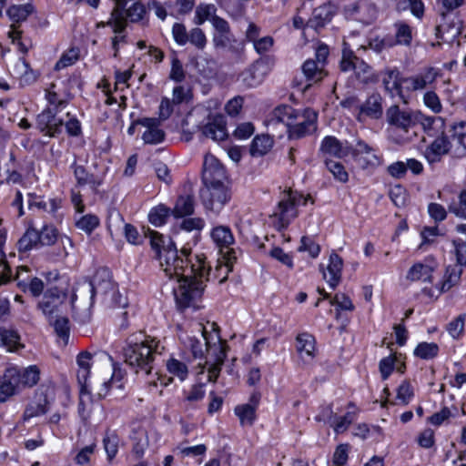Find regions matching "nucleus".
Listing matches in <instances>:
<instances>
[{
  "label": "nucleus",
  "instance_id": "f257e3e1",
  "mask_svg": "<svg viewBox=\"0 0 466 466\" xmlns=\"http://www.w3.org/2000/svg\"><path fill=\"white\" fill-rule=\"evenodd\" d=\"M150 246L161 269L169 279H176L173 293L177 306L198 309V301L202 297L205 282L211 269L204 254L192 255L186 248L178 250L175 243L157 231L149 233Z\"/></svg>",
  "mask_w": 466,
  "mask_h": 466
},
{
  "label": "nucleus",
  "instance_id": "f03ea898",
  "mask_svg": "<svg viewBox=\"0 0 466 466\" xmlns=\"http://www.w3.org/2000/svg\"><path fill=\"white\" fill-rule=\"evenodd\" d=\"M387 132L390 140L402 144L409 139L410 131L415 127L416 111L401 109L397 105L386 110Z\"/></svg>",
  "mask_w": 466,
  "mask_h": 466
},
{
  "label": "nucleus",
  "instance_id": "7ed1b4c3",
  "mask_svg": "<svg viewBox=\"0 0 466 466\" xmlns=\"http://www.w3.org/2000/svg\"><path fill=\"white\" fill-rule=\"evenodd\" d=\"M115 6L111 16L106 23H101L98 26H111L115 34L122 33L127 26V21L138 22L145 14V7L135 0H113Z\"/></svg>",
  "mask_w": 466,
  "mask_h": 466
},
{
  "label": "nucleus",
  "instance_id": "20e7f679",
  "mask_svg": "<svg viewBox=\"0 0 466 466\" xmlns=\"http://www.w3.org/2000/svg\"><path fill=\"white\" fill-rule=\"evenodd\" d=\"M67 289L55 286L47 289L38 301L37 308L49 322L63 315L67 309Z\"/></svg>",
  "mask_w": 466,
  "mask_h": 466
},
{
  "label": "nucleus",
  "instance_id": "39448f33",
  "mask_svg": "<svg viewBox=\"0 0 466 466\" xmlns=\"http://www.w3.org/2000/svg\"><path fill=\"white\" fill-rule=\"evenodd\" d=\"M210 23L215 29L212 43L216 49L228 50L235 55L243 52V43L238 42L226 19L214 15L210 18Z\"/></svg>",
  "mask_w": 466,
  "mask_h": 466
},
{
  "label": "nucleus",
  "instance_id": "423d86ee",
  "mask_svg": "<svg viewBox=\"0 0 466 466\" xmlns=\"http://www.w3.org/2000/svg\"><path fill=\"white\" fill-rule=\"evenodd\" d=\"M200 198L207 211L218 214L229 200L230 195L225 184L205 185L200 189Z\"/></svg>",
  "mask_w": 466,
  "mask_h": 466
},
{
  "label": "nucleus",
  "instance_id": "0eeeda50",
  "mask_svg": "<svg viewBox=\"0 0 466 466\" xmlns=\"http://www.w3.org/2000/svg\"><path fill=\"white\" fill-rule=\"evenodd\" d=\"M54 398L55 389L53 386L40 385L35 390V400L28 403L25 409L24 420L46 414L49 410V405Z\"/></svg>",
  "mask_w": 466,
  "mask_h": 466
},
{
  "label": "nucleus",
  "instance_id": "6e6552de",
  "mask_svg": "<svg viewBox=\"0 0 466 466\" xmlns=\"http://www.w3.org/2000/svg\"><path fill=\"white\" fill-rule=\"evenodd\" d=\"M317 113L310 108L299 112L296 116V120H293L292 124L286 130L289 137L299 139L313 133L317 129Z\"/></svg>",
  "mask_w": 466,
  "mask_h": 466
},
{
  "label": "nucleus",
  "instance_id": "1a4fd4ad",
  "mask_svg": "<svg viewBox=\"0 0 466 466\" xmlns=\"http://www.w3.org/2000/svg\"><path fill=\"white\" fill-rule=\"evenodd\" d=\"M350 155L362 168H376L382 164L379 150L361 139L357 140L354 147L351 146Z\"/></svg>",
  "mask_w": 466,
  "mask_h": 466
},
{
  "label": "nucleus",
  "instance_id": "9d476101",
  "mask_svg": "<svg viewBox=\"0 0 466 466\" xmlns=\"http://www.w3.org/2000/svg\"><path fill=\"white\" fill-rule=\"evenodd\" d=\"M439 76L440 70L438 68L432 66L425 67L420 72L403 78L404 92L422 91L431 86Z\"/></svg>",
  "mask_w": 466,
  "mask_h": 466
},
{
  "label": "nucleus",
  "instance_id": "9b49d317",
  "mask_svg": "<svg viewBox=\"0 0 466 466\" xmlns=\"http://www.w3.org/2000/svg\"><path fill=\"white\" fill-rule=\"evenodd\" d=\"M351 145L348 141H340L334 136L325 137L319 147V155L326 163L330 157L344 158L350 155Z\"/></svg>",
  "mask_w": 466,
  "mask_h": 466
},
{
  "label": "nucleus",
  "instance_id": "f8f14e48",
  "mask_svg": "<svg viewBox=\"0 0 466 466\" xmlns=\"http://www.w3.org/2000/svg\"><path fill=\"white\" fill-rule=\"evenodd\" d=\"M227 178L223 165L212 155H207L204 158L202 181L204 185L225 184Z\"/></svg>",
  "mask_w": 466,
  "mask_h": 466
},
{
  "label": "nucleus",
  "instance_id": "ddd939ff",
  "mask_svg": "<svg viewBox=\"0 0 466 466\" xmlns=\"http://www.w3.org/2000/svg\"><path fill=\"white\" fill-rule=\"evenodd\" d=\"M56 112L50 108L42 111L36 116L37 129L45 136L56 137L62 132L64 120L56 117Z\"/></svg>",
  "mask_w": 466,
  "mask_h": 466
},
{
  "label": "nucleus",
  "instance_id": "4468645a",
  "mask_svg": "<svg viewBox=\"0 0 466 466\" xmlns=\"http://www.w3.org/2000/svg\"><path fill=\"white\" fill-rule=\"evenodd\" d=\"M299 112L289 105H280L272 111L266 123L272 129H275L278 126H282L287 130L292 121L296 120Z\"/></svg>",
  "mask_w": 466,
  "mask_h": 466
},
{
  "label": "nucleus",
  "instance_id": "2eb2a0df",
  "mask_svg": "<svg viewBox=\"0 0 466 466\" xmlns=\"http://www.w3.org/2000/svg\"><path fill=\"white\" fill-rule=\"evenodd\" d=\"M22 390L19 370L15 368L7 369L0 384V401L5 402L8 398L19 393Z\"/></svg>",
  "mask_w": 466,
  "mask_h": 466
},
{
  "label": "nucleus",
  "instance_id": "dca6fc26",
  "mask_svg": "<svg viewBox=\"0 0 466 466\" xmlns=\"http://www.w3.org/2000/svg\"><path fill=\"white\" fill-rule=\"evenodd\" d=\"M88 291L90 293V299L93 300L94 296L97 293L102 294L105 299H110L111 304L114 306L122 307L126 302L123 301L121 295L115 283L110 280L103 281L95 285L93 282L88 283Z\"/></svg>",
  "mask_w": 466,
  "mask_h": 466
},
{
  "label": "nucleus",
  "instance_id": "f3484780",
  "mask_svg": "<svg viewBox=\"0 0 466 466\" xmlns=\"http://www.w3.org/2000/svg\"><path fill=\"white\" fill-rule=\"evenodd\" d=\"M155 351H125V362L136 372L144 370L147 374L151 372Z\"/></svg>",
  "mask_w": 466,
  "mask_h": 466
},
{
  "label": "nucleus",
  "instance_id": "a211bd4d",
  "mask_svg": "<svg viewBox=\"0 0 466 466\" xmlns=\"http://www.w3.org/2000/svg\"><path fill=\"white\" fill-rule=\"evenodd\" d=\"M297 216L296 200H291L285 195L284 198L279 202L277 210L274 212V217L278 219V228H286Z\"/></svg>",
  "mask_w": 466,
  "mask_h": 466
},
{
  "label": "nucleus",
  "instance_id": "6ab92c4d",
  "mask_svg": "<svg viewBox=\"0 0 466 466\" xmlns=\"http://www.w3.org/2000/svg\"><path fill=\"white\" fill-rule=\"evenodd\" d=\"M382 84L385 90L391 96L404 97V83L398 68H386L382 71Z\"/></svg>",
  "mask_w": 466,
  "mask_h": 466
},
{
  "label": "nucleus",
  "instance_id": "aec40b11",
  "mask_svg": "<svg viewBox=\"0 0 466 466\" xmlns=\"http://www.w3.org/2000/svg\"><path fill=\"white\" fill-rule=\"evenodd\" d=\"M137 124L147 128L142 138L146 144H159L165 138V132L160 128L161 122L156 117H144L138 119Z\"/></svg>",
  "mask_w": 466,
  "mask_h": 466
},
{
  "label": "nucleus",
  "instance_id": "412c9836",
  "mask_svg": "<svg viewBox=\"0 0 466 466\" xmlns=\"http://www.w3.org/2000/svg\"><path fill=\"white\" fill-rule=\"evenodd\" d=\"M94 355L90 351H80L76 356V364L78 367L76 379L81 392H87L88 379L91 373Z\"/></svg>",
  "mask_w": 466,
  "mask_h": 466
},
{
  "label": "nucleus",
  "instance_id": "4be33fe9",
  "mask_svg": "<svg viewBox=\"0 0 466 466\" xmlns=\"http://www.w3.org/2000/svg\"><path fill=\"white\" fill-rule=\"evenodd\" d=\"M451 150L454 152L453 143L445 136L438 137L427 147L424 156L429 163L439 162L442 156L448 154Z\"/></svg>",
  "mask_w": 466,
  "mask_h": 466
},
{
  "label": "nucleus",
  "instance_id": "5701e85b",
  "mask_svg": "<svg viewBox=\"0 0 466 466\" xmlns=\"http://www.w3.org/2000/svg\"><path fill=\"white\" fill-rule=\"evenodd\" d=\"M336 6L330 3L324 4L312 12L311 17L307 23L309 28L318 31L329 24L336 14Z\"/></svg>",
  "mask_w": 466,
  "mask_h": 466
},
{
  "label": "nucleus",
  "instance_id": "b1692460",
  "mask_svg": "<svg viewBox=\"0 0 466 466\" xmlns=\"http://www.w3.org/2000/svg\"><path fill=\"white\" fill-rule=\"evenodd\" d=\"M435 268V262L432 259L426 258L421 262L415 263L409 269L406 278L410 281L431 282Z\"/></svg>",
  "mask_w": 466,
  "mask_h": 466
},
{
  "label": "nucleus",
  "instance_id": "393cba45",
  "mask_svg": "<svg viewBox=\"0 0 466 466\" xmlns=\"http://www.w3.org/2000/svg\"><path fill=\"white\" fill-rule=\"evenodd\" d=\"M343 268V260L342 258L336 253L332 252L329 255V264L327 266V270L329 273V277L327 276L323 266L320 265V271L323 273V277L329 285L331 289H335L340 281L341 279V271Z\"/></svg>",
  "mask_w": 466,
  "mask_h": 466
},
{
  "label": "nucleus",
  "instance_id": "a878e982",
  "mask_svg": "<svg viewBox=\"0 0 466 466\" xmlns=\"http://www.w3.org/2000/svg\"><path fill=\"white\" fill-rule=\"evenodd\" d=\"M70 168L78 186H89L93 191H96L103 184L102 177L87 172L85 167L77 165L76 160L71 164Z\"/></svg>",
  "mask_w": 466,
  "mask_h": 466
},
{
  "label": "nucleus",
  "instance_id": "bb28decb",
  "mask_svg": "<svg viewBox=\"0 0 466 466\" xmlns=\"http://www.w3.org/2000/svg\"><path fill=\"white\" fill-rule=\"evenodd\" d=\"M451 142L453 143L454 156H466V121H458L451 126Z\"/></svg>",
  "mask_w": 466,
  "mask_h": 466
},
{
  "label": "nucleus",
  "instance_id": "cd10ccee",
  "mask_svg": "<svg viewBox=\"0 0 466 466\" xmlns=\"http://www.w3.org/2000/svg\"><path fill=\"white\" fill-rule=\"evenodd\" d=\"M24 273H26V267H18L15 278L17 286L24 291L28 289L34 297H38L44 290V282L38 278H22Z\"/></svg>",
  "mask_w": 466,
  "mask_h": 466
},
{
  "label": "nucleus",
  "instance_id": "c85d7f7f",
  "mask_svg": "<svg viewBox=\"0 0 466 466\" xmlns=\"http://www.w3.org/2000/svg\"><path fill=\"white\" fill-rule=\"evenodd\" d=\"M382 97L379 93L371 94L364 103L359 106V115H364L372 119H379L382 116Z\"/></svg>",
  "mask_w": 466,
  "mask_h": 466
},
{
  "label": "nucleus",
  "instance_id": "c756f323",
  "mask_svg": "<svg viewBox=\"0 0 466 466\" xmlns=\"http://www.w3.org/2000/svg\"><path fill=\"white\" fill-rule=\"evenodd\" d=\"M416 125H420L428 136L433 137L442 129L444 120L440 116H426L420 111H416Z\"/></svg>",
  "mask_w": 466,
  "mask_h": 466
},
{
  "label": "nucleus",
  "instance_id": "7c9ffc66",
  "mask_svg": "<svg viewBox=\"0 0 466 466\" xmlns=\"http://www.w3.org/2000/svg\"><path fill=\"white\" fill-rule=\"evenodd\" d=\"M128 350H157L159 341L142 331L131 334L126 340Z\"/></svg>",
  "mask_w": 466,
  "mask_h": 466
},
{
  "label": "nucleus",
  "instance_id": "2f4dec72",
  "mask_svg": "<svg viewBox=\"0 0 466 466\" xmlns=\"http://www.w3.org/2000/svg\"><path fill=\"white\" fill-rule=\"evenodd\" d=\"M210 237L221 252L224 248H230L235 241L231 229L227 226H217L213 228L210 232Z\"/></svg>",
  "mask_w": 466,
  "mask_h": 466
},
{
  "label": "nucleus",
  "instance_id": "473e14b6",
  "mask_svg": "<svg viewBox=\"0 0 466 466\" xmlns=\"http://www.w3.org/2000/svg\"><path fill=\"white\" fill-rule=\"evenodd\" d=\"M227 351H213L210 356H206L205 367L208 372V380L215 382L220 373L221 366L226 358Z\"/></svg>",
  "mask_w": 466,
  "mask_h": 466
},
{
  "label": "nucleus",
  "instance_id": "72a5a7b5",
  "mask_svg": "<svg viewBox=\"0 0 466 466\" xmlns=\"http://www.w3.org/2000/svg\"><path fill=\"white\" fill-rule=\"evenodd\" d=\"M203 135L214 141H222L227 137L226 126L223 116H217L212 122L203 127Z\"/></svg>",
  "mask_w": 466,
  "mask_h": 466
},
{
  "label": "nucleus",
  "instance_id": "f704fd0d",
  "mask_svg": "<svg viewBox=\"0 0 466 466\" xmlns=\"http://www.w3.org/2000/svg\"><path fill=\"white\" fill-rule=\"evenodd\" d=\"M355 19L364 25H370L377 17V9L367 1L358 2L353 8Z\"/></svg>",
  "mask_w": 466,
  "mask_h": 466
},
{
  "label": "nucleus",
  "instance_id": "c9c22d12",
  "mask_svg": "<svg viewBox=\"0 0 466 466\" xmlns=\"http://www.w3.org/2000/svg\"><path fill=\"white\" fill-rule=\"evenodd\" d=\"M302 72L306 79L312 83H317L326 76L324 67L316 63L314 59H307L302 65Z\"/></svg>",
  "mask_w": 466,
  "mask_h": 466
},
{
  "label": "nucleus",
  "instance_id": "e433bc0d",
  "mask_svg": "<svg viewBox=\"0 0 466 466\" xmlns=\"http://www.w3.org/2000/svg\"><path fill=\"white\" fill-rule=\"evenodd\" d=\"M39 231L33 228H27L25 233L21 237L17 242L19 252H26L39 245Z\"/></svg>",
  "mask_w": 466,
  "mask_h": 466
},
{
  "label": "nucleus",
  "instance_id": "4c0bfd02",
  "mask_svg": "<svg viewBox=\"0 0 466 466\" xmlns=\"http://www.w3.org/2000/svg\"><path fill=\"white\" fill-rule=\"evenodd\" d=\"M50 323L54 326V329L57 335L58 346H67L69 339L68 319L61 315L60 317L55 318Z\"/></svg>",
  "mask_w": 466,
  "mask_h": 466
},
{
  "label": "nucleus",
  "instance_id": "58836bf2",
  "mask_svg": "<svg viewBox=\"0 0 466 466\" xmlns=\"http://www.w3.org/2000/svg\"><path fill=\"white\" fill-rule=\"evenodd\" d=\"M256 410L248 404H240L235 407L234 412L239 420L242 427H251L257 420Z\"/></svg>",
  "mask_w": 466,
  "mask_h": 466
},
{
  "label": "nucleus",
  "instance_id": "ea45409f",
  "mask_svg": "<svg viewBox=\"0 0 466 466\" xmlns=\"http://www.w3.org/2000/svg\"><path fill=\"white\" fill-rule=\"evenodd\" d=\"M15 68L19 74L21 85H31L35 83L38 77L37 72L33 70L24 58L18 60Z\"/></svg>",
  "mask_w": 466,
  "mask_h": 466
},
{
  "label": "nucleus",
  "instance_id": "a19ab883",
  "mask_svg": "<svg viewBox=\"0 0 466 466\" xmlns=\"http://www.w3.org/2000/svg\"><path fill=\"white\" fill-rule=\"evenodd\" d=\"M448 210L456 218L466 219V186L459 192L457 198L448 204Z\"/></svg>",
  "mask_w": 466,
  "mask_h": 466
},
{
  "label": "nucleus",
  "instance_id": "79ce46f5",
  "mask_svg": "<svg viewBox=\"0 0 466 466\" xmlns=\"http://www.w3.org/2000/svg\"><path fill=\"white\" fill-rule=\"evenodd\" d=\"M172 213L177 218H182L194 213V198L191 196H180L176 202Z\"/></svg>",
  "mask_w": 466,
  "mask_h": 466
},
{
  "label": "nucleus",
  "instance_id": "37998d69",
  "mask_svg": "<svg viewBox=\"0 0 466 466\" xmlns=\"http://www.w3.org/2000/svg\"><path fill=\"white\" fill-rule=\"evenodd\" d=\"M238 80L245 86L251 88L259 86L264 81V78L256 70L255 66L252 64L239 75Z\"/></svg>",
  "mask_w": 466,
  "mask_h": 466
},
{
  "label": "nucleus",
  "instance_id": "c03bdc74",
  "mask_svg": "<svg viewBox=\"0 0 466 466\" xmlns=\"http://www.w3.org/2000/svg\"><path fill=\"white\" fill-rule=\"evenodd\" d=\"M0 347L7 350H18L25 346L20 344V336L15 330L0 329Z\"/></svg>",
  "mask_w": 466,
  "mask_h": 466
},
{
  "label": "nucleus",
  "instance_id": "a18cd8bd",
  "mask_svg": "<svg viewBox=\"0 0 466 466\" xmlns=\"http://www.w3.org/2000/svg\"><path fill=\"white\" fill-rule=\"evenodd\" d=\"M216 324L212 323L213 332L208 333L205 329H199L202 333V337L205 340L206 350H226L225 342L220 339V336L215 327Z\"/></svg>",
  "mask_w": 466,
  "mask_h": 466
},
{
  "label": "nucleus",
  "instance_id": "49530a36",
  "mask_svg": "<svg viewBox=\"0 0 466 466\" xmlns=\"http://www.w3.org/2000/svg\"><path fill=\"white\" fill-rule=\"evenodd\" d=\"M19 379L23 389L25 387L32 388L39 381L40 371L36 366H29L23 371L19 370Z\"/></svg>",
  "mask_w": 466,
  "mask_h": 466
},
{
  "label": "nucleus",
  "instance_id": "de8ad7c7",
  "mask_svg": "<svg viewBox=\"0 0 466 466\" xmlns=\"http://www.w3.org/2000/svg\"><path fill=\"white\" fill-rule=\"evenodd\" d=\"M217 8L212 4H200L197 6L194 16V24L196 25H203L207 20L216 15Z\"/></svg>",
  "mask_w": 466,
  "mask_h": 466
},
{
  "label": "nucleus",
  "instance_id": "09e8293b",
  "mask_svg": "<svg viewBox=\"0 0 466 466\" xmlns=\"http://www.w3.org/2000/svg\"><path fill=\"white\" fill-rule=\"evenodd\" d=\"M272 139L266 135L257 136L252 141L250 153L252 156H263L272 147Z\"/></svg>",
  "mask_w": 466,
  "mask_h": 466
},
{
  "label": "nucleus",
  "instance_id": "8fccbe9b",
  "mask_svg": "<svg viewBox=\"0 0 466 466\" xmlns=\"http://www.w3.org/2000/svg\"><path fill=\"white\" fill-rule=\"evenodd\" d=\"M34 8L31 5H12L10 6L6 13L9 18L15 23H20L28 17V15L33 12Z\"/></svg>",
  "mask_w": 466,
  "mask_h": 466
},
{
  "label": "nucleus",
  "instance_id": "3c124183",
  "mask_svg": "<svg viewBox=\"0 0 466 466\" xmlns=\"http://www.w3.org/2000/svg\"><path fill=\"white\" fill-rule=\"evenodd\" d=\"M119 438L116 431L107 430L103 439V444L109 461H112L118 451Z\"/></svg>",
  "mask_w": 466,
  "mask_h": 466
},
{
  "label": "nucleus",
  "instance_id": "603ef678",
  "mask_svg": "<svg viewBox=\"0 0 466 466\" xmlns=\"http://www.w3.org/2000/svg\"><path fill=\"white\" fill-rule=\"evenodd\" d=\"M438 36L444 42L452 43L461 34V27L458 25L441 23L437 27Z\"/></svg>",
  "mask_w": 466,
  "mask_h": 466
},
{
  "label": "nucleus",
  "instance_id": "864d4df0",
  "mask_svg": "<svg viewBox=\"0 0 466 466\" xmlns=\"http://www.w3.org/2000/svg\"><path fill=\"white\" fill-rule=\"evenodd\" d=\"M169 215L170 209L164 205H159L150 210L148 220L155 227H161L166 224Z\"/></svg>",
  "mask_w": 466,
  "mask_h": 466
},
{
  "label": "nucleus",
  "instance_id": "5fc2aeb1",
  "mask_svg": "<svg viewBox=\"0 0 466 466\" xmlns=\"http://www.w3.org/2000/svg\"><path fill=\"white\" fill-rule=\"evenodd\" d=\"M197 25L188 31L187 44L198 50H204L208 45V38L205 32Z\"/></svg>",
  "mask_w": 466,
  "mask_h": 466
},
{
  "label": "nucleus",
  "instance_id": "6e6d98bb",
  "mask_svg": "<svg viewBox=\"0 0 466 466\" xmlns=\"http://www.w3.org/2000/svg\"><path fill=\"white\" fill-rule=\"evenodd\" d=\"M99 223L100 220L97 216L86 214L76 221V226L78 229L89 235L99 226Z\"/></svg>",
  "mask_w": 466,
  "mask_h": 466
},
{
  "label": "nucleus",
  "instance_id": "4d7b16f0",
  "mask_svg": "<svg viewBox=\"0 0 466 466\" xmlns=\"http://www.w3.org/2000/svg\"><path fill=\"white\" fill-rule=\"evenodd\" d=\"M462 267H448L445 274V280L441 286V291H448L451 287L457 285L462 274Z\"/></svg>",
  "mask_w": 466,
  "mask_h": 466
},
{
  "label": "nucleus",
  "instance_id": "13d9d810",
  "mask_svg": "<svg viewBox=\"0 0 466 466\" xmlns=\"http://www.w3.org/2000/svg\"><path fill=\"white\" fill-rule=\"evenodd\" d=\"M167 369L170 374L177 376L181 381L185 380L188 376L187 366L174 358H171L167 362Z\"/></svg>",
  "mask_w": 466,
  "mask_h": 466
},
{
  "label": "nucleus",
  "instance_id": "bf43d9fd",
  "mask_svg": "<svg viewBox=\"0 0 466 466\" xmlns=\"http://www.w3.org/2000/svg\"><path fill=\"white\" fill-rule=\"evenodd\" d=\"M325 165L335 179L341 183H346L348 181L349 174L341 163L332 159H327Z\"/></svg>",
  "mask_w": 466,
  "mask_h": 466
},
{
  "label": "nucleus",
  "instance_id": "052dcab7",
  "mask_svg": "<svg viewBox=\"0 0 466 466\" xmlns=\"http://www.w3.org/2000/svg\"><path fill=\"white\" fill-rule=\"evenodd\" d=\"M123 375L120 370L114 369V372L108 380H105L102 384L101 390L98 391L99 398H105L108 393L110 388L116 387L122 388L121 380Z\"/></svg>",
  "mask_w": 466,
  "mask_h": 466
},
{
  "label": "nucleus",
  "instance_id": "680f3d73",
  "mask_svg": "<svg viewBox=\"0 0 466 466\" xmlns=\"http://www.w3.org/2000/svg\"><path fill=\"white\" fill-rule=\"evenodd\" d=\"M79 58V50L77 48H71L61 56L60 59L55 66L56 70L64 69L69 66L74 65Z\"/></svg>",
  "mask_w": 466,
  "mask_h": 466
},
{
  "label": "nucleus",
  "instance_id": "e2e57ef3",
  "mask_svg": "<svg viewBox=\"0 0 466 466\" xmlns=\"http://www.w3.org/2000/svg\"><path fill=\"white\" fill-rule=\"evenodd\" d=\"M355 417L356 414L353 411H348L343 416L336 415L335 420L332 422L334 431L338 434L344 432L353 422Z\"/></svg>",
  "mask_w": 466,
  "mask_h": 466
},
{
  "label": "nucleus",
  "instance_id": "0e129e2a",
  "mask_svg": "<svg viewBox=\"0 0 466 466\" xmlns=\"http://www.w3.org/2000/svg\"><path fill=\"white\" fill-rule=\"evenodd\" d=\"M253 65L255 66L256 70L265 79V77L271 72L275 66V58L271 56H264L257 59Z\"/></svg>",
  "mask_w": 466,
  "mask_h": 466
},
{
  "label": "nucleus",
  "instance_id": "69168bd1",
  "mask_svg": "<svg viewBox=\"0 0 466 466\" xmlns=\"http://www.w3.org/2000/svg\"><path fill=\"white\" fill-rule=\"evenodd\" d=\"M423 103L426 107L431 109L435 114H439L442 110L441 99L439 96L432 90L424 93Z\"/></svg>",
  "mask_w": 466,
  "mask_h": 466
},
{
  "label": "nucleus",
  "instance_id": "338daca9",
  "mask_svg": "<svg viewBox=\"0 0 466 466\" xmlns=\"http://www.w3.org/2000/svg\"><path fill=\"white\" fill-rule=\"evenodd\" d=\"M172 36L177 46H186L188 38V31L186 25L182 23H175L172 25Z\"/></svg>",
  "mask_w": 466,
  "mask_h": 466
},
{
  "label": "nucleus",
  "instance_id": "774afa93",
  "mask_svg": "<svg viewBox=\"0 0 466 466\" xmlns=\"http://www.w3.org/2000/svg\"><path fill=\"white\" fill-rule=\"evenodd\" d=\"M219 5L224 8L232 18H238L242 16L245 12L244 5L236 0L222 2Z\"/></svg>",
  "mask_w": 466,
  "mask_h": 466
}]
</instances>
